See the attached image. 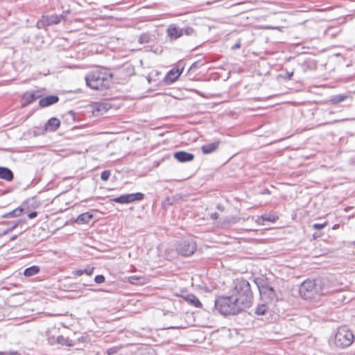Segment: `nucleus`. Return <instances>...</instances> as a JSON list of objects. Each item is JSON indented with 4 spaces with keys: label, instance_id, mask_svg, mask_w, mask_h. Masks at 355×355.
Returning a JSON list of instances; mask_svg holds the SVG:
<instances>
[{
    "label": "nucleus",
    "instance_id": "22",
    "mask_svg": "<svg viewBox=\"0 0 355 355\" xmlns=\"http://www.w3.org/2000/svg\"><path fill=\"white\" fill-rule=\"evenodd\" d=\"M57 343L62 346L73 347L75 345V342L73 340L62 335L57 338Z\"/></svg>",
    "mask_w": 355,
    "mask_h": 355
},
{
    "label": "nucleus",
    "instance_id": "3",
    "mask_svg": "<svg viewBox=\"0 0 355 355\" xmlns=\"http://www.w3.org/2000/svg\"><path fill=\"white\" fill-rule=\"evenodd\" d=\"M214 307L223 315H236L245 311L232 295L218 297L215 300Z\"/></svg>",
    "mask_w": 355,
    "mask_h": 355
},
{
    "label": "nucleus",
    "instance_id": "10",
    "mask_svg": "<svg viewBox=\"0 0 355 355\" xmlns=\"http://www.w3.org/2000/svg\"><path fill=\"white\" fill-rule=\"evenodd\" d=\"M183 69H172L165 76L164 81L166 84L170 85L174 83L182 73Z\"/></svg>",
    "mask_w": 355,
    "mask_h": 355
},
{
    "label": "nucleus",
    "instance_id": "28",
    "mask_svg": "<svg viewBox=\"0 0 355 355\" xmlns=\"http://www.w3.org/2000/svg\"><path fill=\"white\" fill-rule=\"evenodd\" d=\"M94 268H87L83 270H77L73 272V275L76 276H80L83 274H86L87 275H91L94 272Z\"/></svg>",
    "mask_w": 355,
    "mask_h": 355
},
{
    "label": "nucleus",
    "instance_id": "9",
    "mask_svg": "<svg viewBox=\"0 0 355 355\" xmlns=\"http://www.w3.org/2000/svg\"><path fill=\"white\" fill-rule=\"evenodd\" d=\"M144 194L140 192L135 193H128L121 195L119 197L111 198L110 202L120 203V204H128L135 201H139L143 200Z\"/></svg>",
    "mask_w": 355,
    "mask_h": 355
},
{
    "label": "nucleus",
    "instance_id": "35",
    "mask_svg": "<svg viewBox=\"0 0 355 355\" xmlns=\"http://www.w3.org/2000/svg\"><path fill=\"white\" fill-rule=\"evenodd\" d=\"M327 223H314L313 225V229L315 230H320V229H322L324 228L326 225H327Z\"/></svg>",
    "mask_w": 355,
    "mask_h": 355
},
{
    "label": "nucleus",
    "instance_id": "41",
    "mask_svg": "<svg viewBox=\"0 0 355 355\" xmlns=\"http://www.w3.org/2000/svg\"><path fill=\"white\" fill-rule=\"evenodd\" d=\"M17 239V235H15V236H12L11 238H10V240L11 241H14Z\"/></svg>",
    "mask_w": 355,
    "mask_h": 355
},
{
    "label": "nucleus",
    "instance_id": "26",
    "mask_svg": "<svg viewBox=\"0 0 355 355\" xmlns=\"http://www.w3.org/2000/svg\"><path fill=\"white\" fill-rule=\"evenodd\" d=\"M51 26L47 16L43 15L40 19L37 22L36 26L39 29L44 28L46 26Z\"/></svg>",
    "mask_w": 355,
    "mask_h": 355
},
{
    "label": "nucleus",
    "instance_id": "36",
    "mask_svg": "<svg viewBox=\"0 0 355 355\" xmlns=\"http://www.w3.org/2000/svg\"><path fill=\"white\" fill-rule=\"evenodd\" d=\"M118 352V348L116 347H113L107 350V354L108 355H113Z\"/></svg>",
    "mask_w": 355,
    "mask_h": 355
},
{
    "label": "nucleus",
    "instance_id": "15",
    "mask_svg": "<svg viewBox=\"0 0 355 355\" xmlns=\"http://www.w3.org/2000/svg\"><path fill=\"white\" fill-rule=\"evenodd\" d=\"M220 141L216 140L214 142L204 144L201 146V150L204 154H209L216 150Z\"/></svg>",
    "mask_w": 355,
    "mask_h": 355
},
{
    "label": "nucleus",
    "instance_id": "46",
    "mask_svg": "<svg viewBox=\"0 0 355 355\" xmlns=\"http://www.w3.org/2000/svg\"><path fill=\"white\" fill-rule=\"evenodd\" d=\"M298 44V43H293L292 44H293V45H296V44Z\"/></svg>",
    "mask_w": 355,
    "mask_h": 355
},
{
    "label": "nucleus",
    "instance_id": "5",
    "mask_svg": "<svg viewBox=\"0 0 355 355\" xmlns=\"http://www.w3.org/2000/svg\"><path fill=\"white\" fill-rule=\"evenodd\" d=\"M300 296L305 299H313L322 294V288L315 280L306 279L298 288Z\"/></svg>",
    "mask_w": 355,
    "mask_h": 355
},
{
    "label": "nucleus",
    "instance_id": "47",
    "mask_svg": "<svg viewBox=\"0 0 355 355\" xmlns=\"http://www.w3.org/2000/svg\"><path fill=\"white\" fill-rule=\"evenodd\" d=\"M354 245L355 246V241L353 243Z\"/></svg>",
    "mask_w": 355,
    "mask_h": 355
},
{
    "label": "nucleus",
    "instance_id": "43",
    "mask_svg": "<svg viewBox=\"0 0 355 355\" xmlns=\"http://www.w3.org/2000/svg\"><path fill=\"white\" fill-rule=\"evenodd\" d=\"M304 22L309 23V24L313 23L312 21H306V20H304Z\"/></svg>",
    "mask_w": 355,
    "mask_h": 355
},
{
    "label": "nucleus",
    "instance_id": "24",
    "mask_svg": "<svg viewBox=\"0 0 355 355\" xmlns=\"http://www.w3.org/2000/svg\"><path fill=\"white\" fill-rule=\"evenodd\" d=\"M40 271V268L37 266H32L26 268L24 271V275L26 277H31L37 274Z\"/></svg>",
    "mask_w": 355,
    "mask_h": 355
},
{
    "label": "nucleus",
    "instance_id": "16",
    "mask_svg": "<svg viewBox=\"0 0 355 355\" xmlns=\"http://www.w3.org/2000/svg\"><path fill=\"white\" fill-rule=\"evenodd\" d=\"M92 107L94 113L103 114L110 109V106L105 103L96 102L93 104Z\"/></svg>",
    "mask_w": 355,
    "mask_h": 355
},
{
    "label": "nucleus",
    "instance_id": "37",
    "mask_svg": "<svg viewBox=\"0 0 355 355\" xmlns=\"http://www.w3.org/2000/svg\"><path fill=\"white\" fill-rule=\"evenodd\" d=\"M37 211H32L30 214H28V216L30 219L34 218L37 217Z\"/></svg>",
    "mask_w": 355,
    "mask_h": 355
},
{
    "label": "nucleus",
    "instance_id": "38",
    "mask_svg": "<svg viewBox=\"0 0 355 355\" xmlns=\"http://www.w3.org/2000/svg\"><path fill=\"white\" fill-rule=\"evenodd\" d=\"M218 216H219V215L216 212L211 213L210 215V218L213 220H216L218 218Z\"/></svg>",
    "mask_w": 355,
    "mask_h": 355
},
{
    "label": "nucleus",
    "instance_id": "17",
    "mask_svg": "<svg viewBox=\"0 0 355 355\" xmlns=\"http://www.w3.org/2000/svg\"><path fill=\"white\" fill-rule=\"evenodd\" d=\"M13 178V173L10 168L7 167L0 166V179H3L10 182L12 181Z\"/></svg>",
    "mask_w": 355,
    "mask_h": 355
},
{
    "label": "nucleus",
    "instance_id": "20",
    "mask_svg": "<svg viewBox=\"0 0 355 355\" xmlns=\"http://www.w3.org/2000/svg\"><path fill=\"white\" fill-rule=\"evenodd\" d=\"M93 214L89 212H85L80 214L76 219V223L78 224H87L92 219Z\"/></svg>",
    "mask_w": 355,
    "mask_h": 355
},
{
    "label": "nucleus",
    "instance_id": "2",
    "mask_svg": "<svg viewBox=\"0 0 355 355\" xmlns=\"http://www.w3.org/2000/svg\"><path fill=\"white\" fill-rule=\"evenodd\" d=\"M231 295L236 299L244 310L252 304L254 297L250 284L244 279H236L234 281Z\"/></svg>",
    "mask_w": 355,
    "mask_h": 355
},
{
    "label": "nucleus",
    "instance_id": "14",
    "mask_svg": "<svg viewBox=\"0 0 355 355\" xmlns=\"http://www.w3.org/2000/svg\"><path fill=\"white\" fill-rule=\"evenodd\" d=\"M60 125V120L56 117H52L46 123L44 130L48 132H55Z\"/></svg>",
    "mask_w": 355,
    "mask_h": 355
},
{
    "label": "nucleus",
    "instance_id": "19",
    "mask_svg": "<svg viewBox=\"0 0 355 355\" xmlns=\"http://www.w3.org/2000/svg\"><path fill=\"white\" fill-rule=\"evenodd\" d=\"M185 301H187L189 304L199 308L202 306V304L200 300L197 298L196 295L193 294H188L184 297Z\"/></svg>",
    "mask_w": 355,
    "mask_h": 355
},
{
    "label": "nucleus",
    "instance_id": "23",
    "mask_svg": "<svg viewBox=\"0 0 355 355\" xmlns=\"http://www.w3.org/2000/svg\"><path fill=\"white\" fill-rule=\"evenodd\" d=\"M349 97L348 95L345 94H340L337 95L332 96L329 100L331 104L336 105L340 102L345 101Z\"/></svg>",
    "mask_w": 355,
    "mask_h": 355
},
{
    "label": "nucleus",
    "instance_id": "30",
    "mask_svg": "<svg viewBox=\"0 0 355 355\" xmlns=\"http://www.w3.org/2000/svg\"><path fill=\"white\" fill-rule=\"evenodd\" d=\"M267 303L264 302L263 304H259L255 310V313L258 315H265L268 307L266 304Z\"/></svg>",
    "mask_w": 355,
    "mask_h": 355
},
{
    "label": "nucleus",
    "instance_id": "39",
    "mask_svg": "<svg viewBox=\"0 0 355 355\" xmlns=\"http://www.w3.org/2000/svg\"><path fill=\"white\" fill-rule=\"evenodd\" d=\"M240 47H241V44H240V43L239 42V43H236V44H235L234 45H233V46H232V50H235V49H239Z\"/></svg>",
    "mask_w": 355,
    "mask_h": 355
},
{
    "label": "nucleus",
    "instance_id": "11",
    "mask_svg": "<svg viewBox=\"0 0 355 355\" xmlns=\"http://www.w3.org/2000/svg\"><path fill=\"white\" fill-rule=\"evenodd\" d=\"M297 62L299 64V67L304 72H306L309 69H312L315 67V63L311 58H305L302 57H300L297 59Z\"/></svg>",
    "mask_w": 355,
    "mask_h": 355
},
{
    "label": "nucleus",
    "instance_id": "40",
    "mask_svg": "<svg viewBox=\"0 0 355 355\" xmlns=\"http://www.w3.org/2000/svg\"><path fill=\"white\" fill-rule=\"evenodd\" d=\"M217 209H219V210H221V211H223V207L221 205H218L217 206Z\"/></svg>",
    "mask_w": 355,
    "mask_h": 355
},
{
    "label": "nucleus",
    "instance_id": "31",
    "mask_svg": "<svg viewBox=\"0 0 355 355\" xmlns=\"http://www.w3.org/2000/svg\"><path fill=\"white\" fill-rule=\"evenodd\" d=\"M110 175H111L110 171H108V170L103 171L101 174V178L103 181H107L110 178Z\"/></svg>",
    "mask_w": 355,
    "mask_h": 355
},
{
    "label": "nucleus",
    "instance_id": "12",
    "mask_svg": "<svg viewBox=\"0 0 355 355\" xmlns=\"http://www.w3.org/2000/svg\"><path fill=\"white\" fill-rule=\"evenodd\" d=\"M174 157L180 162H187L192 161L194 155L185 151H179L174 153Z\"/></svg>",
    "mask_w": 355,
    "mask_h": 355
},
{
    "label": "nucleus",
    "instance_id": "21",
    "mask_svg": "<svg viewBox=\"0 0 355 355\" xmlns=\"http://www.w3.org/2000/svg\"><path fill=\"white\" fill-rule=\"evenodd\" d=\"M37 97L34 93H26L24 94L22 99H21V105L23 107L26 106L33 102H34Z\"/></svg>",
    "mask_w": 355,
    "mask_h": 355
},
{
    "label": "nucleus",
    "instance_id": "1",
    "mask_svg": "<svg viewBox=\"0 0 355 355\" xmlns=\"http://www.w3.org/2000/svg\"><path fill=\"white\" fill-rule=\"evenodd\" d=\"M85 80L88 87L94 90L107 89L112 80V74L107 69L98 68L89 71Z\"/></svg>",
    "mask_w": 355,
    "mask_h": 355
},
{
    "label": "nucleus",
    "instance_id": "8",
    "mask_svg": "<svg viewBox=\"0 0 355 355\" xmlns=\"http://www.w3.org/2000/svg\"><path fill=\"white\" fill-rule=\"evenodd\" d=\"M166 33L171 40H175L184 35H191L193 33V29L191 27L180 28L171 24L168 27Z\"/></svg>",
    "mask_w": 355,
    "mask_h": 355
},
{
    "label": "nucleus",
    "instance_id": "33",
    "mask_svg": "<svg viewBox=\"0 0 355 355\" xmlns=\"http://www.w3.org/2000/svg\"><path fill=\"white\" fill-rule=\"evenodd\" d=\"M105 280V278L103 275H98L94 277V281L97 284H101V283L104 282Z\"/></svg>",
    "mask_w": 355,
    "mask_h": 355
},
{
    "label": "nucleus",
    "instance_id": "32",
    "mask_svg": "<svg viewBox=\"0 0 355 355\" xmlns=\"http://www.w3.org/2000/svg\"><path fill=\"white\" fill-rule=\"evenodd\" d=\"M18 225H19V222L15 223L12 226L4 230L3 232H2V235H6L8 233H9L10 232L12 231L18 226Z\"/></svg>",
    "mask_w": 355,
    "mask_h": 355
},
{
    "label": "nucleus",
    "instance_id": "44",
    "mask_svg": "<svg viewBox=\"0 0 355 355\" xmlns=\"http://www.w3.org/2000/svg\"><path fill=\"white\" fill-rule=\"evenodd\" d=\"M140 40H143V37H140ZM141 42L142 43V42H143V41H141Z\"/></svg>",
    "mask_w": 355,
    "mask_h": 355
},
{
    "label": "nucleus",
    "instance_id": "6",
    "mask_svg": "<svg viewBox=\"0 0 355 355\" xmlns=\"http://www.w3.org/2000/svg\"><path fill=\"white\" fill-rule=\"evenodd\" d=\"M354 338L352 331L347 327H340L335 335V345L338 347L346 348L352 345Z\"/></svg>",
    "mask_w": 355,
    "mask_h": 355
},
{
    "label": "nucleus",
    "instance_id": "13",
    "mask_svg": "<svg viewBox=\"0 0 355 355\" xmlns=\"http://www.w3.org/2000/svg\"><path fill=\"white\" fill-rule=\"evenodd\" d=\"M59 98L55 95L44 97L40 100L39 105L42 107H46L58 103Z\"/></svg>",
    "mask_w": 355,
    "mask_h": 355
},
{
    "label": "nucleus",
    "instance_id": "25",
    "mask_svg": "<svg viewBox=\"0 0 355 355\" xmlns=\"http://www.w3.org/2000/svg\"><path fill=\"white\" fill-rule=\"evenodd\" d=\"M46 16L51 25L59 24L61 21L62 19L64 18L63 15H52Z\"/></svg>",
    "mask_w": 355,
    "mask_h": 355
},
{
    "label": "nucleus",
    "instance_id": "18",
    "mask_svg": "<svg viewBox=\"0 0 355 355\" xmlns=\"http://www.w3.org/2000/svg\"><path fill=\"white\" fill-rule=\"evenodd\" d=\"M24 210L25 209L22 207H19L10 212L3 214L1 218H8L20 216L24 213Z\"/></svg>",
    "mask_w": 355,
    "mask_h": 355
},
{
    "label": "nucleus",
    "instance_id": "29",
    "mask_svg": "<svg viewBox=\"0 0 355 355\" xmlns=\"http://www.w3.org/2000/svg\"><path fill=\"white\" fill-rule=\"evenodd\" d=\"M129 282L132 284L141 285L144 283V278L137 275L129 277Z\"/></svg>",
    "mask_w": 355,
    "mask_h": 355
},
{
    "label": "nucleus",
    "instance_id": "4",
    "mask_svg": "<svg viewBox=\"0 0 355 355\" xmlns=\"http://www.w3.org/2000/svg\"><path fill=\"white\" fill-rule=\"evenodd\" d=\"M254 282L259 289L262 301L266 303H270L278 300L279 297L275 288L266 278L263 277H256L254 279Z\"/></svg>",
    "mask_w": 355,
    "mask_h": 355
},
{
    "label": "nucleus",
    "instance_id": "42",
    "mask_svg": "<svg viewBox=\"0 0 355 355\" xmlns=\"http://www.w3.org/2000/svg\"><path fill=\"white\" fill-rule=\"evenodd\" d=\"M293 71L290 72V74H289L290 79H291V77L293 76Z\"/></svg>",
    "mask_w": 355,
    "mask_h": 355
},
{
    "label": "nucleus",
    "instance_id": "27",
    "mask_svg": "<svg viewBox=\"0 0 355 355\" xmlns=\"http://www.w3.org/2000/svg\"><path fill=\"white\" fill-rule=\"evenodd\" d=\"M276 220V218L270 214H264L258 218L257 222L259 224L263 225L264 221L274 222Z\"/></svg>",
    "mask_w": 355,
    "mask_h": 355
},
{
    "label": "nucleus",
    "instance_id": "45",
    "mask_svg": "<svg viewBox=\"0 0 355 355\" xmlns=\"http://www.w3.org/2000/svg\"><path fill=\"white\" fill-rule=\"evenodd\" d=\"M0 355H6L3 352H0Z\"/></svg>",
    "mask_w": 355,
    "mask_h": 355
},
{
    "label": "nucleus",
    "instance_id": "34",
    "mask_svg": "<svg viewBox=\"0 0 355 355\" xmlns=\"http://www.w3.org/2000/svg\"><path fill=\"white\" fill-rule=\"evenodd\" d=\"M202 64L200 62H193L190 67L189 71H193L200 67Z\"/></svg>",
    "mask_w": 355,
    "mask_h": 355
},
{
    "label": "nucleus",
    "instance_id": "7",
    "mask_svg": "<svg viewBox=\"0 0 355 355\" xmlns=\"http://www.w3.org/2000/svg\"><path fill=\"white\" fill-rule=\"evenodd\" d=\"M196 250V243L192 239L181 241L177 247L178 252L184 257L192 255Z\"/></svg>",
    "mask_w": 355,
    "mask_h": 355
}]
</instances>
